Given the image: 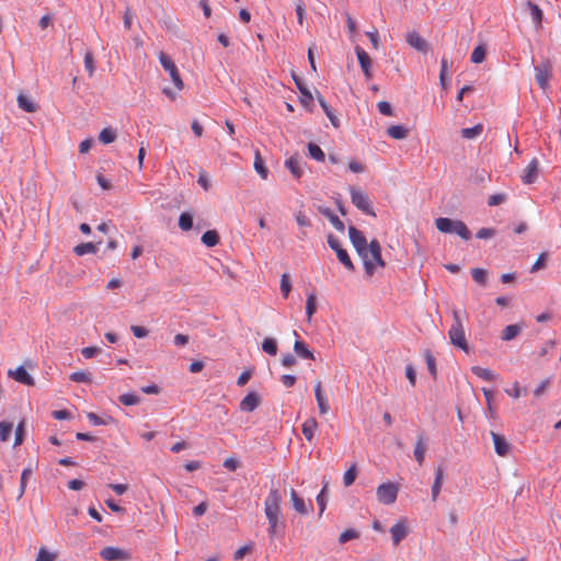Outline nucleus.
Returning a JSON list of instances; mask_svg holds the SVG:
<instances>
[{"mask_svg":"<svg viewBox=\"0 0 561 561\" xmlns=\"http://www.w3.org/2000/svg\"><path fill=\"white\" fill-rule=\"evenodd\" d=\"M252 548H253L252 545H245V546L240 547L239 549L236 550V552L233 554V559L236 561L241 560L247 553H249L252 550Z\"/></svg>","mask_w":561,"mask_h":561,"instance_id":"61","label":"nucleus"},{"mask_svg":"<svg viewBox=\"0 0 561 561\" xmlns=\"http://www.w3.org/2000/svg\"><path fill=\"white\" fill-rule=\"evenodd\" d=\"M356 476H357V472H356V467L355 465H353L351 468H348L344 476H343V483L345 486H350L354 483L355 479H356Z\"/></svg>","mask_w":561,"mask_h":561,"instance_id":"51","label":"nucleus"},{"mask_svg":"<svg viewBox=\"0 0 561 561\" xmlns=\"http://www.w3.org/2000/svg\"><path fill=\"white\" fill-rule=\"evenodd\" d=\"M348 237H350V240H351L353 247L355 248L357 254L359 256H363L364 251L369 245L367 243V240H366L365 236L363 234V232L359 231L354 226H350L348 227Z\"/></svg>","mask_w":561,"mask_h":561,"instance_id":"10","label":"nucleus"},{"mask_svg":"<svg viewBox=\"0 0 561 561\" xmlns=\"http://www.w3.org/2000/svg\"><path fill=\"white\" fill-rule=\"evenodd\" d=\"M261 402L260 396L252 391L249 392L240 402V410L244 412L254 411Z\"/></svg>","mask_w":561,"mask_h":561,"instance_id":"19","label":"nucleus"},{"mask_svg":"<svg viewBox=\"0 0 561 561\" xmlns=\"http://www.w3.org/2000/svg\"><path fill=\"white\" fill-rule=\"evenodd\" d=\"M290 500L293 503V507L297 513H299L301 515H307L309 512L312 511L311 502H309V504L307 505L306 502L304 501V499L300 497L298 495V493L296 492V490H294V489H291V491H290Z\"/></svg>","mask_w":561,"mask_h":561,"instance_id":"18","label":"nucleus"},{"mask_svg":"<svg viewBox=\"0 0 561 561\" xmlns=\"http://www.w3.org/2000/svg\"><path fill=\"white\" fill-rule=\"evenodd\" d=\"M295 219H296L297 225L300 227H309L310 226L309 218L302 211H298L295 215Z\"/></svg>","mask_w":561,"mask_h":561,"instance_id":"63","label":"nucleus"},{"mask_svg":"<svg viewBox=\"0 0 561 561\" xmlns=\"http://www.w3.org/2000/svg\"><path fill=\"white\" fill-rule=\"evenodd\" d=\"M552 77V68L549 61H545L535 68V79L538 85L546 90Z\"/></svg>","mask_w":561,"mask_h":561,"instance_id":"9","label":"nucleus"},{"mask_svg":"<svg viewBox=\"0 0 561 561\" xmlns=\"http://www.w3.org/2000/svg\"><path fill=\"white\" fill-rule=\"evenodd\" d=\"M471 275L476 283H478L480 285H485V283H486V271L485 270L479 268V267L472 268Z\"/></svg>","mask_w":561,"mask_h":561,"instance_id":"48","label":"nucleus"},{"mask_svg":"<svg viewBox=\"0 0 561 561\" xmlns=\"http://www.w3.org/2000/svg\"><path fill=\"white\" fill-rule=\"evenodd\" d=\"M495 233H496V231L493 228H481L477 232V238H479V239H490V238L494 237Z\"/></svg>","mask_w":561,"mask_h":561,"instance_id":"62","label":"nucleus"},{"mask_svg":"<svg viewBox=\"0 0 561 561\" xmlns=\"http://www.w3.org/2000/svg\"><path fill=\"white\" fill-rule=\"evenodd\" d=\"M266 518L268 522L267 533L270 538L273 539L277 535L278 528L283 525V522L280 520V516H268Z\"/></svg>","mask_w":561,"mask_h":561,"instance_id":"34","label":"nucleus"},{"mask_svg":"<svg viewBox=\"0 0 561 561\" xmlns=\"http://www.w3.org/2000/svg\"><path fill=\"white\" fill-rule=\"evenodd\" d=\"M526 8L529 10V14L533 23L535 24L536 30H540L542 27L543 12L539 8L538 4L527 1L525 3Z\"/></svg>","mask_w":561,"mask_h":561,"instance_id":"20","label":"nucleus"},{"mask_svg":"<svg viewBox=\"0 0 561 561\" xmlns=\"http://www.w3.org/2000/svg\"><path fill=\"white\" fill-rule=\"evenodd\" d=\"M328 485H329V482L325 481L324 484H323L322 490L317 495V503L319 505V515L320 516L323 514V512L325 511V507H327L325 493H327V490H328Z\"/></svg>","mask_w":561,"mask_h":561,"instance_id":"43","label":"nucleus"},{"mask_svg":"<svg viewBox=\"0 0 561 561\" xmlns=\"http://www.w3.org/2000/svg\"><path fill=\"white\" fill-rule=\"evenodd\" d=\"M254 169L255 171L260 174V176L263 179V180H266L267 176H268V169L266 168L262 157H261V153L259 151L255 152V157H254Z\"/></svg>","mask_w":561,"mask_h":561,"instance_id":"32","label":"nucleus"},{"mask_svg":"<svg viewBox=\"0 0 561 561\" xmlns=\"http://www.w3.org/2000/svg\"><path fill=\"white\" fill-rule=\"evenodd\" d=\"M390 533H391L393 545L398 546L401 542V540H403L408 535V528H407L405 522L401 520V522L396 523L390 528Z\"/></svg>","mask_w":561,"mask_h":561,"instance_id":"21","label":"nucleus"},{"mask_svg":"<svg viewBox=\"0 0 561 561\" xmlns=\"http://www.w3.org/2000/svg\"><path fill=\"white\" fill-rule=\"evenodd\" d=\"M100 556L106 561H127L130 554L117 547H105L101 550Z\"/></svg>","mask_w":561,"mask_h":561,"instance_id":"11","label":"nucleus"},{"mask_svg":"<svg viewBox=\"0 0 561 561\" xmlns=\"http://www.w3.org/2000/svg\"><path fill=\"white\" fill-rule=\"evenodd\" d=\"M96 251H98V244L92 243V242L81 243L73 248V252L78 256H82V255L89 254V253L94 254V253H96Z\"/></svg>","mask_w":561,"mask_h":561,"instance_id":"31","label":"nucleus"},{"mask_svg":"<svg viewBox=\"0 0 561 561\" xmlns=\"http://www.w3.org/2000/svg\"><path fill=\"white\" fill-rule=\"evenodd\" d=\"M398 492L399 486L396 483H382L377 488V500L385 505L393 504L397 500Z\"/></svg>","mask_w":561,"mask_h":561,"instance_id":"7","label":"nucleus"},{"mask_svg":"<svg viewBox=\"0 0 561 561\" xmlns=\"http://www.w3.org/2000/svg\"><path fill=\"white\" fill-rule=\"evenodd\" d=\"M387 134L393 139H404L408 136V129L401 125H393L387 129Z\"/></svg>","mask_w":561,"mask_h":561,"instance_id":"36","label":"nucleus"},{"mask_svg":"<svg viewBox=\"0 0 561 561\" xmlns=\"http://www.w3.org/2000/svg\"><path fill=\"white\" fill-rule=\"evenodd\" d=\"M322 214L324 216L328 217V219L330 220V222L332 224V226L340 232H343L344 231V224L342 220H340V218L334 215L330 209H325L322 211Z\"/></svg>","mask_w":561,"mask_h":561,"instance_id":"38","label":"nucleus"},{"mask_svg":"<svg viewBox=\"0 0 561 561\" xmlns=\"http://www.w3.org/2000/svg\"><path fill=\"white\" fill-rule=\"evenodd\" d=\"M483 131V125L477 124L473 127L462 128L460 130L462 138L471 140L479 137Z\"/></svg>","mask_w":561,"mask_h":561,"instance_id":"30","label":"nucleus"},{"mask_svg":"<svg viewBox=\"0 0 561 561\" xmlns=\"http://www.w3.org/2000/svg\"><path fill=\"white\" fill-rule=\"evenodd\" d=\"M295 10H296L298 23L300 25H302L304 24L305 14H306V5H305L302 0L296 1Z\"/></svg>","mask_w":561,"mask_h":561,"instance_id":"53","label":"nucleus"},{"mask_svg":"<svg viewBox=\"0 0 561 561\" xmlns=\"http://www.w3.org/2000/svg\"><path fill=\"white\" fill-rule=\"evenodd\" d=\"M435 226L443 233H456L463 240L471 238V232L467 225L461 220H453L450 218L440 217L435 220Z\"/></svg>","mask_w":561,"mask_h":561,"instance_id":"3","label":"nucleus"},{"mask_svg":"<svg viewBox=\"0 0 561 561\" xmlns=\"http://www.w3.org/2000/svg\"><path fill=\"white\" fill-rule=\"evenodd\" d=\"M99 139L105 145L111 144L116 139V133L112 128H103L99 135Z\"/></svg>","mask_w":561,"mask_h":561,"instance_id":"44","label":"nucleus"},{"mask_svg":"<svg viewBox=\"0 0 561 561\" xmlns=\"http://www.w3.org/2000/svg\"><path fill=\"white\" fill-rule=\"evenodd\" d=\"M159 61L163 69L170 75V78L178 90H182L184 87L183 80L179 72L176 65L173 60L163 51L159 53Z\"/></svg>","mask_w":561,"mask_h":561,"instance_id":"6","label":"nucleus"},{"mask_svg":"<svg viewBox=\"0 0 561 561\" xmlns=\"http://www.w3.org/2000/svg\"><path fill=\"white\" fill-rule=\"evenodd\" d=\"M317 310V297L313 293L308 294L306 300V313L310 321Z\"/></svg>","mask_w":561,"mask_h":561,"instance_id":"37","label":"nucleus"},{"mask_svg":"<svg viewBox=\"0 0 561 561\" xmlns=\"http://www.w3.org/2000/svg\"><path fill=\"white\" fill-rule=\"evenodd\" d=\"M317 99H318V102H319L320 106L322 107V110L327 114L328 118L332 123V125L334 127H337L339 126V119L333 114L331 107L328 105V103L325 102L324 98L321 94H318Z\"/></svg>","mask_w":561,"mask_h":561,"instance_id":"33","label":"nucleus"},{"mask_svg":"<svg viewBox=\"0 0 561 561\" xmlns=\"http://www.w3.org/2000/svg\"><path fill=\"white\" fill-rule=\"evenodd\" d=\"M179 227L183 231H188L193 227V217L188 213H182L179 218Z\"/></svg>","mask_w":561,"mask_h":561,"instance_id":"41","label":"nucleus"},{"mask_svg":"<svg viewBox=\"0 0 561 561\" xmlns=\"http://www.w3.org/2000/svg\"><path fill=\"white\" fill-rule=\"evenodd\" d=\"M202 242L209 248H213L219 243V236L216 230H207L202 236Z\"/></svg>","mask_w":561,"mask_h":561,"instance_id":"35","label":"nucleus"},{"mask_svg":"<svg viewBox=\"0 0 561 561\" xmlns=\"http://www.w3.org/2000/svg\"><path fill=\"white\" fill-rule=\"evenodd\" d=\"M471 371L479 378L486 380V381H493L496 379V375L489 368H484L481 366H472Z\"/></svg>","mask_w":561,"mask_h":561,"instance_id":"28","label":"nucleus"},{"mask_svg":"<svg viewBox=\"0 0 561 561\" xmlns=\"http://www.w3.org/2000/svg\"><path fill=\"white\" fill-rule=\"evenodd\" d=\"M13 430V424L10 422L2 421L0 422V440L7 442L11 432Z\"/></svg>","mask_w":561,"mask_h":561,"instance_id":"47","label":"nucleus"},{"mask_svg":"<svg viewBox=\"0 0 561 561\" xmlns=\"http://www.w3.org/2000/svg\"><path fill=\"white\" fill-rule=\"evenodd\" d=\"M491 437L493 439L495 453L501 457L507 456V454L510 453V449H511V445L505 439V437L499 433L493 432V431L491 432Z\"/></svg>","mask_w":561,"mask_h":561,"instance_id":"16","label":"nucleus"},{"mask_svg":"<svg viewBox=\"0 0 561 561\" xmlns=\"http://www.w3.org/2000/svg\"><path fill=\"white\" fill-rule=\"evenodd\" d=\"M359 257L363 260L365 272L368 276H373L376 268H383L386 265L381 256L380 243L376 239L369 242V245L364 251L363 256Z\"/></svg>","mask_w":561,"mask_h":561,"instance_id":"1","label":"nucleus"},{"mask_svg":"<svg viewBox=\"0 0 561 561\" xmlns=\"http://www.w3.org/2000/svg\"><path fill=\"white\" fill-rule=\"evenodd\" d=\"M443 480H444V470L442 467H438L435 471V479H434V483L432 485V500L433 501H436L440 493Z\"/></svg>","mask_w":561,"mask_h":561,"instance_id":"25","label":"nucleus"},{"mask_svg":"<svg viewBox=\"0 0 561 561\" xmlns=\"http://www.w3.org/2000/svg\"><path fill=\"white\" fill-rule=\"evenodd\" d=\"M84 67L89 72V76L92 77L95 70L94 59L91 51H87L84 55Z\"/></svg>","mask_w":561,"mask_h":561,"instance_id":"55","label":"nucleus"},{"mask_svg":"<svg viewBox=\"0 0 561 561\" xmlns=\"http://www.w3.org/2000/svg\"><path fill=\"white\" fill-rule=\"evenodd\" d=\"M425 362H426L427 369H428L430 374L434 378H436V376H437L436 363H435L434 356L432 355V353L430 351L425 352Z\"/></svg>","mask_w":561,"mask_h":561,"instance_id":"52","label":"nucleus"},{"mask_svg":"<svg viewBox=\"0 0 561 561\" xmlns=\"http://www.w3.org/2000/svg\"><path fill=\"white\" fill-rule=\"evenodd\" d=\"M314 396H316V400H317V404H318L320 414H322V415L327 414L330 410V405H329V401L323 392L322 382L320 380L316 381V383H314Z\"/></svg>","mask_w":561,"mask_h":561,"instance_id":"14","label":"nucleus"},{"mask_svg":"<svg viewBox=\"0 0 561 561\" xmlns=\"http://www.w3.org/2000/svg\"><path fill=\"white\" fill-rule=\"evenodd\" d=\"M285 167L296 178L300 179L304 174V170L300 163V159L297 156H293L285 161Z\"/></svg>","mask_w":561,"mask_h":561,"instance_id":"23","label":"nucleus"},{"mask_svg":"<svg viewBox=\"0 0 561 561\" xmlns=\"http://www.w3.org/2000/svg\"><path fill=\"white\" fill-rule=\"evenodd\" d=\"M293 78H294V81H295L299 92L302 95V102H305V100L311 102L313 100L311 92L305 87L302 81L296 75H293Z\"/></svg>","mask_w":561,"mask_h":561,"instance_id":"42","label":"nucleus"},{"mask_svg":"<svg viewBox=\"0 0 561 561\" xmlns=\"http://www.w3.org/2000/svg\"><path fill=\"white\" fill-rule=\"evenodd\" d=\"M262 350L268 355L275 356L277 354V343L272 337H265L262 342Z\"/></svg>","mask_w":561,"mask_h":561,"instance_id":"39","label":"nucleus"},{"mask_svg":"<svg viewBox=\"0 0 561 561\" xmlns=\"http://www.w3.org/2000/svg\"><path fill=\"white\" fill-rule=\"evenodd\" d=\"M69 378H70V380H72L75 382H90L91 381L89 374H87L84 371H75L70 375Z\"/></svg>","mask_w":561,"mask_h":561,"instance_id":"57","label":"nucleus"},{"mask_svg":"<svg viewBox=\"0 0 561 561\" xmlns=\"http://www.w3.org/2000/svg\"><path fill=\"white\" fill-rule=\"evenodd\" d=\"M31 474H32V469L31 468H25L22 471L20 490H19V494H18V500H20L24 495L25 489H26V482H27V479L31 477Z\"/></svg>","mask_w":561,"mask_h":561,"instance_id":"46","label":"nucleus"},{"mask_svg":"<svg viewBox=\"0 0 561 561\" xmlns=\"http://www.w3.org/2000/svg\"><path fill=\"white\" fill-rule=\"evenodd\" d=\"M317 427L318 423L314 417H309L304 422L301 431L308 442L313 439Z\"/></svg>","mask_w":561,"mask_h":561,"instance_id":"26","label":"nucleus"},{"mask_svg":"<svg viewBox=\"0 0 561 561\" xmlns=\"http://www.w3.org/2000/svg\"><path fill=\"white\" fill-rule=\"evenodd\" d=\"M522 330H523V325L522 324H517V323L516 324H510V325L505 327L504 330L502 331L501 339L503 341H512L517 335H519Z\"/></svg>","mask_w":561,"mask_h":561,"instance_id":"27","label":"nucleus"},{"mask_svg":"<svg viewBox=\"0 0 561 561\" xmlns=\"http://www.w3.org/2000/svg\"><path fill=\"white\" fill-rule=\"evenodd\" d=\"M448 337L451 345L463 351L470 352V347L466 337L465 328L458 310L453 311V323L448 331Z\"/></svg>","mask_w":561,"mask_h":561,"instance_id":"2","label":"nucleus"},{"mask_svg":"<svg viewBox=\"0 0 561 561\" xmlns=\"http://www.w3.org/2000/svg\"><path fill=\"white\" fill-rule=\"evenodd\" d=\"M355 53H356L359 66L364 72L366 80H370L373 78V72H371L373 62H371L369 55L359 46L355 47Z\"/></svg>","mask_w":561,"mask_h":561,"instance_id":"12","label":"nucleus"},{"mask_svg":"<svg viewBox=\"0 0 561 561\" xmlns=\"http://www.w3.org/2000/svg\"><path fill=\"white\" fill-rule=\"evenodd\" d=\"M291 289V284L289 280V276L287 274L282 275L280 279V290L284 296V298H287Z\"/></svg>","mask_w":561,"mask_h":561,"instance_id":"54","label":"nucleus"},{"mask_svg":"<svg viewBox=\"0 0 561 561\" xmlns=\"http://www.w3.org/2000/svg\"><path fill=\"white\" fill-rule=\"evenodd\" d=\"M56 553L48 551L46 548H39L35 561H55Z\"/></svg>","mask_w":561,"mask_h":561,"instance_id":"49","label":"nucleus"},{"mask_svg":"<svg viewBox=\"0 0 561 561\" xmlns=\"http://www.w3.org/2000/svg\"><path fill=\"white\" fill-rule=\"evenodd\" d=\"M358 537V534L353 530V529H346L344 530L341 535H340V538H339V541L341 543H345L347 542L348 540H352V539H355Z\"/></svg>","mask_w":561,"mask_h":561,"instance_id":"58","label":"nucleus"},{"mask_svg":"<svg viewBox=\"0 0 561 561\" xmlns=\"http://www.w3.org/2000/svg\"><path fill=\"white\" fill-rule=\"evenodd\" d=\"M18 105L27 113H34L38 110V105L27 95L20 93L18 95Z\"/></svg>","mask_w":561,"mask_h":561,"instance_id":"24","label":"nucleus"},{"mask_svg":"<svg viewBox=\"0 0 561 561\" xmlns=\"http://www.w3.org/2000/svg\"><path fill=\"white\" fill-rule=\"evenodd\" d=\"M9 377L13 378L15 381L26 385V386H34L35 380L34 378L26 371V369L23 366H19L18 368L10 369L8 371Z\"/></svg>","mask_w":561,"mask_h":561,"instance_id":"13","label":"nucleus"},{"mask_svg":"<svg viewBox=\"0 0 561 561\" xmlns=\"http://www.w3.org/2000/svg\"><path fill=\"white\" fill-rule=\"evenodd\" d=\"M379 112L385 116H392V107L391 104L387 101H381L377 104Z\"/></svg>","mask_w":561,"mask_h":561,"instance_id":"60","label":"nucleus"},{"mask_svg":"<svg viewBox=\"0 0 561 561\" xmlns=\"http://www.w3.org/2000/svg\"><path fill=\"white\" fill-rule=\"evenodd\" d=\"M407 43L417 51L426 53L428 49L427 42L415 31L407 34Z\"/></svg>","mask_w":561,"mask_h":561,"instance_id":"17","label":"nucleus"},{"mask_svg":"<svg viewBox=\"0 0 561 561\" xmlns=\"http://www.w3.org/2000/svg\"><path fill=\"white\" fill-rule=\"evenodd\" d=\"M24 438V422L22 421L15 430L14 446H19L23 443Z\"/></svg>","mask_w":561,"mask_h":561,"instance_id":"59","label":"nucleus"},{"mask_svg":"<svg viewBox=\"0 0 561 561\" xmlns=\"http://www.w3.org/2000/svg\"><path fill=\"white\" fill-rule=\"evenodd\" d=\"M350 194H351L352 203L359 210H362L366 215L376 217V213L374 211L371 201H370V198L368 197V195L364 191H362L359 188L351 187L350 188Z\"/></svg>","mask_w":561,"mask_h":561,"instance_id":"4","label":"nucleus"},{"mask_svg":"<svg viewBox=\"0 0 561 561\" xmlns=\"http://www.w3.org/2000/svg\"><path fill=\"white\" fill-rule=\"evenodd\" d=\"M119 402L124 405H135L140 402V398L135 393H124L119 397Z\"/></svg>","mask_w":561,"mask_h":561,"instance_id":"50","label":"nucleus"},{"mask_svg":"<svg viewBox=\"0 0 561 561\" xmlns=\"http://www.w3.org/2000/svg\"><path fill=\"white\" fill-rule=\"evenodd\" d=\"M328 243L330 248L335 251L339 261L345 266V268L348 271H354V264L350 259L346 250L341 247L340 241L335 237L329 236Z\"/></svg>","mask_w":561,"mask_h":561,"instance_id":"8","label":"nucleus"},{"mask_svg":"<svg viewBox=\"0 0 561 561\" xmlns=\"http://www.w3.org/2000/svg\"><path fill=\"white\" fill-rule=\"evenodd\" d=\"M505 392L514 399H518L522 394L526 393V389H522L518 382H514L511 389H505Z\"/></svg>","mask_w":561,"mask_h":561,"instance_id":"56","label":"nucleus"},{"mask_svg":"<svg viewBox=\"0 0 561 561\" xmlns=\"http://www.w3.org/2000/svg\"><path fill=\"white\" fill-rule=\"evenodd\" d=\"M294 351L295 353L305 359H313V353L307 347V345L302 342L297 340L294 344Z\"/></svg>","mask_w":561,"mask_h":561,"instance_id":"29","label":"nucleus"},{"mask_svg":"<svg viewBox=\"0 0 561 561\" xmlns=\"http://www.w3.org/2000/svg\"><path fill=\"white\" fill-rule=\"evenodd\" d=\"M308 151H309V154L312 159L319 161V162H323L324 159H325V154L324 152L322 151V149L316 145V144H312L310 142L308 145Z\"/></svg>","mask_w":561,"mask_h":561,"instance_id":"40","label":"nucleus"},{"mask_svg":"<svg viewBox=\"0 0 561 561\" xmlns=\"http://www.w3.org/2000/svg\"><path fill=\"white\" fill-rule=\"evenodd\" d=\"M282 494L278 489L271 488L265 501H264V513L265 516H282L280 511Z\"/></svg>","mask_w":561,"mask_h":561,"instance_id":"5","label":"nucleus"},{"mask_svg":"<svg viewBox=\"0 0 561 561\" xmlns=\"http://www.w3.org/2000/svg\"><path fill=\"white\" fill-rule=\"evenodd\" d=\"M131 332L137 339H142L148 335V330L145 327L131 325Z\"/></svg>","mask_w":561,"mask_h":561,"instance_id":"64","label":"nucleus"},{"mask_svg":"<svg viewBox=\"0 0 561 561\" xmlns=\"http://www.w3.org/2000/svg\"><path fill=\"white\" fill-rule=\"evenodd\" d=\"M539 174V161L537 158H534L528 165L525 168L524 173L522 175V180L525 184L534 183Z\"/></svg>","mask_w":561,"mask_h":561,"instance_id":"15","label":"nucleus"},{"mask_svg":"<svg viewBox=\"0 0 561 561\" xmlns=\"http://www.w3.org/2000/svg\"><path fill=\"white\" fill-rule=\"evenodd\" d=\"M471 61L473 64H481L485 59V47L484 45L477 46L471 54Z\"/></svg>","mask_w":561,"mask_h":561,"instance_id":"45","label":"nucleus"},{"mask_svg":"<svg viewBox=\"0 0 561 561\" xmlns=\"http://www.w3.org/2000/svg\"><path fill=\"white\" fill-rule=\"evenodd\" d=\"M425 453H426L425 438H424L423 434H420L416 438L414 451H413L414 458L420 466H422L424 462Z\"/></svg>","mask_w":561,"mask_h":561,"instance_id":"22","label":"nucleus"}]
</instances>
